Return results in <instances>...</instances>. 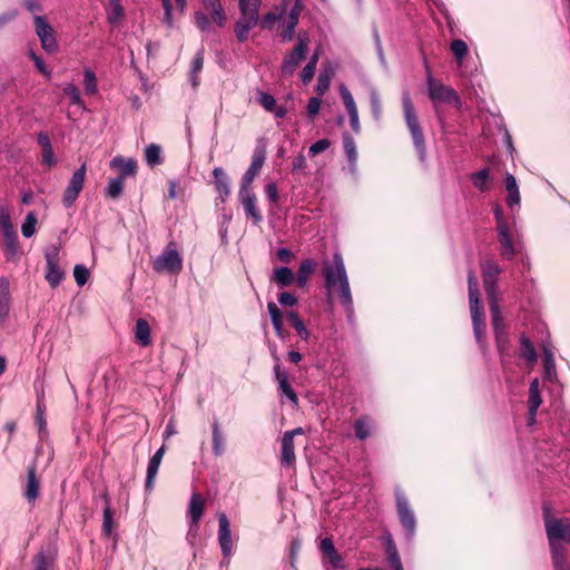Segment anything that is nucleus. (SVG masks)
Returning a JSON list of instances; mask_svg holds the SVG:
<instances>
[{
    "label": "nucleus",
    "mask_w": 570,
    "mask_h": 570,
    "mask_svg": "<svg viewBox=\"0 0 570 570\" xmlns=\"http://www.w3.org/2000/svg\"><path fill=\"white\" fill-rule=\"evenodd\" d=\"M239 16L253 19L259 22V10L262 0H237Z\"/></svg>",
    "instance_id": "nucleus-27"
},
{
    "label": "nucleus",
    "mask_w": 570,
    "mask_h": 570,
    "mask_svg": "<svg viewBox=\"0 0 570 570\" xmlns=\"http://www.w3.org/2000/svg\"><path fill=\"white\" fill-rule=\"evenodd\" d=\"M83 85L87 94L94 95L97 91L96 75L90 69H86L83 72Z\"/></svg>",
    "instance_id": "nucleus-56"
},
{
    "label": "nucleus",
    "mask_w": 570,
    "mask_h": 570,
    "mask_svg": "<svg viewBox=\"0 0 570 570\" xmlns=\"http://www.w3.org/2000/svg\"><path fill=\"white\" fill-rule=\"evenodd\" d=\"M297 43L294 49L288 52L283 60L281 71L283 76H292L297 69L302 60L306 58L309 37L306 31H299L296 36Z\"/></svg>",
    "instance_id": "nucleus-6"
},
{
    "label": "nucleus",
    "mask_w": 570,
    "mask_h": 570,
    "mask_svg": "<svg viewBox=\"0 0 570 570\" xmlns=\"http://www.w3.org/2000/svg\"><path fill=\"white\" fill-rule=\"evenodd\" d=\"M355 435L360 440H365L371 434V424L367 416H361L354 423Z\"/></svg>",
    "instance_id": "nucleus-46"
},
{
    "label": "nucleus",
    "mask_w": 570,
    "mask_h": 570,
    "mask_svg": "<svg viewBox=\"0 0 570 570\" xmlns=\"http://www.w3.org/2000/svg\"><path fill=\"white\" fill-rule=\"evenodd\" d=\"M396 509L403 528L407 535L412 537L415 532L416 520L406 497L400 492L396 493Z\"/></svg>",
    "instance_id": "nucleus-14"
},
{
    "label": "nucleus",
    "mask_w": 570,
    "mask_h": 570,
    "mask_svg": "<svg viewBox=\"0 0 570 570\" xmlns=\"http://www.w3.org/2000/svg\"><path fill=\"white\" fill-rule=\"evenodd\" d=\"M106 500V507L104 509V520H102V533L109 537L112 532L114 521H112V511L109 507L107 497L104 495Z\"/></svg>",
    "instance_id": "nucleus-51"
},
{
    "label": "nucleus",
    "mask_w": 570,
    "mask_h": 570,
    "mask_svg": "<svg viewBox=\"0 0 570 570\" xmlns=\"http://www.w3.org/2000/svg\"><path fill=\"white\" fill-rule=\"evenodd\" d=\"M89 275V269L85 265L75 266L73 276L78 286H83L88 282Z\"/></svg>",
    "instance_id": "nucleus-58"
},
{
    "label": "nucleus",
    "mask_w": 570,
    "mask_h": 570,
    "mask_svg": "<svg viewBox=\"0 0 570 570\" xmlns=\"http://www.w3.org/2000/svg\"><path fill=\"white\" fill-rule=\"evenodd\" d=\"M218 541L222 553L225 558H229L233 553V541L229 520L225 513L218 515Z\"/></svg>",
    "instance_id": "nucleus-17"
},
{
    "label": "nucleus",
    "mask_w": 570,
    "mask_h": 570,
    "mask_svg": "<svg viewBox=\"0 0 570 570\" xmlns=\"http://www.w3.org/2000/svg\"><path fill=\"white\" fill-rule=\"evenodd\" d=\"M343 146H344V150H345L348 161L351 164H354L357 158V150H356V144L350 134L343 135Z\"/></svg>",
    "instance_id": "nucleus-49"
},
{
    "label": "nucleus",
    "mask_w": 570,
    "mask_h": 570,
    "mask_svg": "<svg viewBox=\"0 0 570 570\" xmlns=\"http://www.w3.org/2000/svg\"><path fill=\"white\" fill-rule=\"evenodd\" d=\"M145 159L150 167H155L163 163L161 148L157 144H150L145 149Z\"/></svg>",
    "instance_id": "nucleus-44"
},
{
    "label": "nucleus",
    "mask_w": 570,
    "mask_h": 570,
    "mask_svg": "<svg viewBox=\"0 0 570 570\" xmlns=\"http://www.w3.org/2000/svg\"><path fill=\"white\" fill-rule=\"evenodd\" d=\"M53 566V559L43 550H40L32 558V569L31 570H51Z\"/></svg>",
    "instance_id": "nucleus-43"
},
{
    "label": "nucleus",
    "mask_w": 570,
    "mask_h": 570,
    "mask_svg": "<svg viewBox=\"0 0 570 570\" xmlns=\"http://www.w3.org/2000/svg\"><path fill=\"white\" fill-rule=\"evenodd\" d=\"M111 168H117L119 170V178H125L128 176H134L136 174L137 164L134 159H124L122 157H115L110 161Z\"/></svg>",
    "instance_id": "nucleus-31"
},
{
    "label": "nucleus",
    "mask_w": 570,
    "mask_h": 570,
    "mask_svg": "<svg viewBox=\"0 0 570 570\" xmlns=\"http://www.w3.org/2000/svg\"><path fill=\"white\" fill-rule=\"evenodd\" d=\"M315 268V262L311 258L302 261L299 264L297 275L295 276L296 283L299 287H304L311 276V274L314 272Z\"/></svg>",
    "instance_id": "nucleus-39"
},
{
    "label": "nucleus",
    "mask_w": 570,
    "mask_h": 570,
    "mask_svg": "<svg viewBox=\"0 0 570 570\" xmlns=\"http://www.w3.org/2000/svg\"><path fill=\"white\" fill-rule=\"evenodd\" d=\"M490 313H491V323L495 335V341L499 351L502 353L508 344H509V336L505 331V325L503 322V317L501 314V309L499 306V302H492V304L489 305Z\"/></svg>",
    "instance_id": "nucleus-13"
},
{
    "label": "nucleus",
    "mask_w": 570,
    "mask_h": 570,
    "mask_svg": "<svg viewBox=\"0 0 570 570\" xmlns=\"http://www.w3.org/2000/svg\"><path fill=\"white\" fill-rule=\"evenodd\" d=\"M340 95L342 98V101L347 110V114L350 116V122L353 131L360 132L361 125L358 120V112H357V106L356 102L351 94V91L347 89L346 86L341 85L340 87Z\"/></svg>",
    "instance_id": "nucleus-18"
},
{
    "label": "nucleus",
    "mask_w": 570,
    "mask_h": 570,
    "mask_svg": "<svg viewBox=\"0 0 570 570\" xmlns=\"http://www.w3.org/2000/svg\"><path fill=\"white\" fill-rule=\"evenodd\" d=\"M370 102H371V110H372L373 118L375 120H380L381 116H382V105H381L380 95L374 89L371 90V92H370Z\"/></svg>",
    "instance_id": "nucleus-55"
},
{
    "label": "nucleus",
    "mask_w": 570,
    "mask_h": 570,
    "mask_svg": "<svg viewBox=\"0 0 570 570\" xmlns=\"http://www.w3.org/2000/svg\"><path fill=\"white\" fill-rule=\"evenodd\" d=\"M528 403L529 407H531V412H537L542 403L538 379H533L530 383Z\"/></svg>",
    "instance_id": "nucleus-40"
},
{
    "label": "nucleus",
    "mask_w": 570,
    "mask_h": 570,
    "mask_svg": "<svg viewBox=\"0 0 570 570\" xmlns=\"http://www.w3.org/2000/svg\"><path fill=\"white\" fill-rule=\"evenodd\" d=\"M63 92H65V95H67L70 98V101L72 105H76V106L82 105V99L80 97L79 89L75 85L68 83L63 88Z\"/></svg>",
    "instance_id": "nucleus-59"
},
{
    "label": "nucleus",
    "mask_w": 570,
    "mask_h": 570,
    "mask_svg": "<svg viewBox=\"0 0 570 570\" xmlns=\"http://www.w3.org/2000/svg\"><path fill=\"white\" fill-rule=\"evenodd\" d=\"M504 187L508 193L507 205L512 208L520 204L521 197L515 177L507 173L504 176Z\"/></svg>",
    "instance_id": "nucleus-25"
},
{
    "label": "nucleus",
    "mask_w": 570,
    "mask_h": 570,
    "mask_svg": "<svg viewBox=\"0 0 570 570\" xmlns=\"http://www.w3.org/2000/svg\"><path fill=\"white\" fill-rule=\"evenodd\" d=\"M271 282H274L278 287H288L296 282L295 274L289 267H277L273 271Z\"/></svg>",
    "instance_id": "nucleus-26"
},
{
    "label": "nucleus",
    "mask_w": 570,
    "mask_h": 570,
    "mask_svg": "<svg viewBox=\"0 0 570 570\" xmlns=\"http://www.w3.org/2000/svg\"><path fill=\"white\" fill-rule=\"evenodd\" d=\"M287 320L292 324V326L296 330L298 336L306 341L309 337V332L306 328L304 322L299 318L298 314L294 311L287 313Z\"/></svg>",
    "instance_id": "nucleus-45"
},
{
    "label": "nucleus",
    "mask_w": 570,
    "mask_h": 570,
    "mask_svg": "<svg viewBox=\"0 0 570 570\" xmlns=\"http://www.w3.org/2000/svg\"><path fill=\"white\" fill-rule=\"evenodd\" d=\"M295 461L294 441L291 440L289 434H284L282 438L281 464L284 466H292L295 464Z\"/></svg>",
    "instance_id": "nucleus-29"
},
{
    "label": "nucleus",
    "mask_w": 570,
    "mask_h": 570,
    "mask_svg": "<svg viewBox=\"0 0 570 570\" xmlns=\"http://www.w3.org/2000/svg\"><path fill=\"white\" fill-rule=\"evenodd\" d=\"M238 198L244 206L247 218H250L255 225L263 220V216L256 206V195L252 189L239 188Z\"/></svg>",
    "instance_id": "nucleus-16"
},
{
    "label": "nucleus",
    "mask_w": 570,
    "mask_h": 570,
    "mask_svg": "<svg viewBox=\"0 0 570 570\" xmlns=\"http://www.w3.org/2000/svg\"><path fill=\"white\" fill-rule=\"evenodd\" d=\"M330 146H331V142L328 139H320L309 147L308 153L311 156L314 157V156L325 151Z\"/></svg>",
    "instance_id": "nucleus-62"
},
{
    "label": "nucleus",
    "mask_w": 570,
    "mask_h": 570,
    "mask_svg": "<svg viewBox=\"0 0 570 570\" xmlns=\"http://www.w3.org/2000/svg\"><path fill=\"white\" fill-rule=\"evenodd\" d=\"M258 101L262 107L269 112L274 111V108L277 105L276 99L266 92L261 94Z\"/></svg>",
    "instance_id": "nucleus-61"
},
{
    "label": "nucleus",
    "mask_w": 570,
    "mask_h": 570,
    "mask_svg": "<svg viewBox=\"0 0 570 570\" xmlns=\"http://www.w3.org/2000/svg\"><path fill=\"white\" fill-rule=\"evenodd\" d=\"M10 283L6 277L0 278V322L7 316L10 307Z\"/></svg>",
    "instance_id": "nucleus-35"
},
{
    "label": "nucleus",
    "mask_w": 570,
    "mask_h": 570,
    "mask_svg": "<svg viewBox=\"0 0 570 570\" xmlns=\"http://www.w3.org/2000/svg\"><path fill=\"white\" fill-rule=\"evenodd\" d=\"M274 360H275L274 373H275L276 381L278 382L279 390L282 391L283 394H285L289 399V401L294 405H297V403H298L297 395L288 382L287 373L285 371H282L279 357L276 354H274Z\"/></svg>",
    "instance_id": "nucleus-19"
},
{
    "label": "nucleus",
    "mask_w": 570,
    "mask_h": 570,
    "mask_svg": "<svg viewBox=\"0 0 570 570\" xmlns=\"http://www.w3.org/2000/svg\"><path fill=\"white\" fill-rule=\"evenodd\" d=\"M203 65H204V50L200 49L195 55V58H194V61H193V66H191L190 81H191L193 87H197L198 86L197 73L200 72V70L203 69Z\"/></svg>",
    "instance_id": "nucleus-48"
},
{
    "label": "nucleus",
    "mask_w": 570,
    "mask_h": 570,
    "mask_svg": "<svg viewBox=\"0 0 570 570\" xmlns=\"http://www.w3.org/2000/svg\"><path fill=\"white\" fill-rule=\"evenodd\" d=\"M520 357L525 360L530 365H533L538 358L533 344L524 334L520 336Z\"/></svg>",
    "instance_id": "nucleus-34"
},
{
    "label": "nucleus",
    "mask_w": 570,
    "mask_h": 570,
    "mask_svg": "<svg viewBox=\"0 0 570 570\" xmlns=\"http://www.w3.org/2000/svg\"><path fill=\"white\" fill-rule=\"evenodd\" d=\"M259 22L239 16L234 26V32L238 42L243 43L248 39L249 31L257 27Z\"/></svg>",
    "instance_id": "nucleus-24"
},
{
    "label": "nucleus",
    "mask_w": 570,
    "mask_h": 570,
    "mask_svg": "<svg viewBox=\"0 0 570 570\" xmlns=\"http://www.w3.org/2000/svg\"><path fill=\"white\" fill-rule=\"evenodd\" d=\"M153 267L157 273H179L181 271L183 258L173 243L168 244L164 252L156 257Z\"/></svg>",
    "instance_id": "nucleus-8"
},
{
    "label": "nucleus",
    "mask_w": 570,
    "mask_h": 570,
    "mask_svg": "<svg viewBox=\"0 0 570 570\" xmlns=\"http://www.w3.org/2000/svg\"><path fill=\"white\" fill-rule=\"evenodd\" d=\"M24 497L29 502L35 501L39 497V481L36 475L35 466L28 468V480Z\"/></svg>",
    "instance_id": "nucleus-36"
},
{
    "label": "nucleus",
    "mask_w": 570,
    "mask_h": 570,
    "mask_svg": "<svg viewBox=\"0 0 570 570\" xmlns=\"http://www.w3.org/2000/svg\"><path fill=\"white\" fill-rule=\"evenodd\" d=\"M325 286L330 294L337 293L341 304L347 313L353 312V298L348 284L343 257L340 253L333 255L332 262H325L323 266Z\"/></svg>",
    "instance_id": "nucleus-1"
},
{
    "label": "nucleus",
    "mask_w": 570,
    "mask_h": 570,
    "mask_svg": "<svg viewBox=\"0 0 570 570\" xmlns=\"http://www.w3.org/2000/svg\"><path fill=\"white\" fill-rule=\"evenodd\" d=\"M164 454H165V446L163 445L155 452V454L150 458V460L148 462L145 488L149 492L154 488V481L158 473Z\"/></svg>",
    "instance_id": "nucleus-22"
},
{
    "label": "nucleus",
    "mask_w": 570,
    "mask_h": 570,
    "mask_svg": "<svg viewBox=\"0 0 570 570\" xmlns=\"http://www.w3.org/2000/svg\"><path fill=\"white\" fill-rule=\"evenodd\" d=\"M267 309L271 315L272 324L275 330L276 335L284 340L287 335V332L283 327V315L281 309L274 302L267 303Z\"/></svg>",
    "instance_id": "nucleus-30"
},
{
    "label": "nucleus",
    "mask_w": 570,
    "mask_h": 570,
    "mask_svg": "<svg viewBox=\"0 0 570 570\" xmlns=\"http://www.w3.org/2000/svg\"><path fill=\"white\" fill-rule=\"evenodd\" d=\"M205 9L194 13V23L202 32H208L212 22L218 27H224L227 22V16L223 7L222 0H200Z\"/></svg>",
    "instance_id": "nucleus-3"
},
{
    "label": "nucleus",
    "mask_w": 570,
    "mask_h": 570,
    "mask_svg": "<svg viewBox=\"0 0 570 570\" xmlns=\"http://www.w3.org/2000/svg\"><path fill=\"white\" fill-rule=\"evenodd\" d=\"M205 509V500L198 494L194 493L189 500L188 504V517L190 519L188 535L193 534L194 537L197 534L199 528V521L204 514Z\"/></svg>",
    "instance_id": "nucleus-15"
},
{
    "label": "nucleus",
    "mask_w": 570,
    "mask_h": 570,
    "mask_svg": "<svg viewBox=\"0 0 570 570\" xmlns=\"http://www.w3.org/2000/svg\"><path fill=\"white\" fill-rule=\"evenodd\" d=\"M65 272L59 265V248L53 246L46 252V274L45 278L49 285L55 288L63 279Z\"/></svg>",
    "instance_id": "nucleus-12"
},
{
    "label": "nucleus",
    "mask_w": 570,
    "mask_h": 570,
    "mask_svg": "<svg viewBox=\"0 0 570 570\" xmlns=\"http://www.w3.org/2000/svg\"><path fill=\"white\" fill-rule=\"evenodd\" d=\"M214 185L222 203H224L230 195V184L227 174L222 167H216L213 170Z\"/></svg>",
    "instance_id": "nucleus-23"
},
{
    "label": "nucleus",
    "mask_w": 570,
    "mask_h": 570,
    "mask_svg": "<svg viewBox=\"0 0 570 570\" xmlns=\"http://www.w3.org/2000/svg\"><path fill=\"white\" fill-rule=\"evenodd\" d=\"M0 228L2 234L14 232L8 208L0 207Z\"/></svg>",
    "instance_id": "nucleus-57"
},
{
    "label": "nucleus",
    "mask_w": 570,
    "mask_h": 570,
    "mask_svg": "<svg viewBox=\"0 0 570 570\" xmlns=\"http://www.w3.org/2000/svg\"><path fill=\"white\" fill-rule=\"evenodd\" d=\"M542 351H543V366H544L546 377L549 381H552L553 377L556 376V365H554L553 353L548 345H543Z\"/></svg>",
    "instance_id": "nucleus-42"
},
{
    "label": "nucleus",
    "mask_w": 570,
    "mask_h": 570,
    "mask_svg": "<svg viewBox=\"0 0 570 570\" xmlns=\"http://www.w3.org/2000/svg\"><path fill=\"white\" fill-rule=\"evenodd\" d=\"M36 33L41 42L42 49L48 53L58 51V43L53 28L42 16H33Z\"/></svg>",
    "instance_id": "nucleus-10"
},
{
    "label": "nucleus",
    "mask_w": 570,
    "mask_h": 570,
    "mask_svg": "<svg viewBox=\"0 0 570 570\" xmlns=\"http://www.w3.org/2000/svg\"><path fill=\"white\" fill-rule=\"evenodd\" d=\"M321 104H322V100L317 97H312L308 100L306 109H307V116L309 118H314L320 112Z\"/></svg>",
    "instance_id": "nucleus-63"
},
{
    "label": "nucleus",
    "mask_w": 570,
    "mask_h": 570,
    "mask_svg": "<svg viewBox=\"0 0 570 570\" xmlns=\"http://www.w3.org/2000/svg\"><path fill=\"white\" fill-rule=\"evenodd\" d=\"M285 11H286L285 6H282L279 11H269V12L265 13L262 18L259 17L258 26L262 29L272 30L275 22L283 18V16L285 14Z\"/></svg>",
    "instance_id": "nucleus-41"
},
{
    "label": "nucleus",
    "mask_w": 570,
    "mask_h": 570,
    "mask_svg": "<svg viewBox=\"0 0 570 570\" xmlns=\"http://www.w3.org/2000/svg\"><path fill=\"white\" fill-rule=\"evenodd\" d=\"M86 164H82L71 176L62 195V204L70 208L81 193L86 179Z\"/></svg>",
    "instance_id": "nucleus-11"
},
{
    "label": "nucleus",
    "mask_w": 570,
    "mask_h": 570,
    "mask_svg": "<svg viewBox=\"0 0 570 570\" xmlns=\"http://www.w3.org/2000/svg\"><path fill=\"white\" fill-rule=\"evenodd\" d=\"M544 528L551 552V559H556L558 562L561 553L568 551L564 544L570 543V519L551 518L548 512H546Z\"/></svg>",
    "instance_id": "nucleus-2"
},
{
    "label": "nucleus",
    "mask_w": 570,
    "mask_h": 570,
    "mask_svg": "<svg viewBox=\"0 0 570 570\" xmlns=\"http://www.w3.org/2000/svg\"><path fill=\"white\" fill-rule=\"evenodd\" d=\"M428 94L430 99L436 104L459 105L460 98L454 89L434 79L431 73L426 78Z\"/></svg>",
    "instance_id": "nucleus-7"
},
{
    "label": "nucleus",
    "mask_w": 570,
    "mask_h": 570,
    "mask_svg": "<svg viewBox=\"0 0 570 570\" xmlns=\"http://www.w3.org/2000/svg\"><path fill=\"white\" fill-rule=\"evenodd\" d=\"M402 107L406 127L411 134L413 145L420 158L424 159L426 154L424 134L420 125L411 97L407 92H404L402 96Z\"/></svg>",
    "instance_id": "nucleus-5"
},
{
    "label": "nucleus",
    "mask_w": 570,
    "mask_h": 570,
    "mask_svg": "<svg viewBox=\"0 0 570 570\" xmlns=\"http://www.w3.org/2000/svg\"><path fill=\"white\" fill-rule=\"evenodd\" d=\"M567 559L568 551L561 553L560 558L558 559V562L556 561V559H551L553 570H570V563L567 562Z\"/></svg>",
    "instance_id": "nucleus-64"
},
{
    "label": "nucleus",
    "mask_w": 570,
    "mask_h": 570,
    "mask_svg": "<svg viewBox=\"0 0 570 570\" xmlns=\"http://www.w3.org/2000/svg\"><path fill=\"white\" fill-rule=\"evenodd\" d=\"M124 189V179L122 178H111L108 181L107 186V195L111 198H118Z\"/></svg>",
    "instance_id": "nucleus-53"
},
{
    "label": "nucleus",
    "mask_w": 570,
    "mask_h": 570,
    "mask_svg": "<svg viewBox=\"0 0 570 570\" xmlns=\"http://www.w3.org/2000/svg\"><path fill=\"white\" fill-rule=\"evenodd\" d=\"M284 24V29L279 32V36L283 42H289L295 37V29L298 22L286 18Z\"/></svg>",
    "instance_id": "nucleus-52"
},
{
    "label": "nucleus",
    "mask_w": 570,
    "mask_h": 570,
    "mask_svg": "<svg viewBox=\"0 0 570 570\" xmlns=\"http://www.w3.org/2000/svg\"><path fill=\"white\" fill-rule=\"evenodd\" d=\"M320 551L324 558L328 559L331 566L335 569L344 568L343 558L336 551L333 540L331 538H324L320 543Z\"/></svg>",
    "instance_id": "nucleus-21"
},
{
    "label": "nucleus",
    "mask_w": 570,
    "mask_h": 570,
    "mask_svg": "<svg viewBox=\"0 0 570 570\" xmlns=\"http://www.w3.org/2000/svg\"><path fill=\"white\" fill-rule=\"evenodd\" d=\"M451 51L456 58L458 62L461 63L468 53V46L463 40L456 39L451 42Z\"/></svg>",
    "instance_id": "nucleus-54"
},
{
    "label": "nucleus",
    "mask_w": 570,
    "mask_h": 570,
    "mask_svg": "<svg viewBox=\"0 0 570 570\" xmlns=\"http://www.w3.org/2000/svg\"><path fill=\"white\" fill-rule=\"evenodd\" d=\"M265 163V155L262 151H255L252 158L250 166L242 178L239 188L252 189L250 184L255 177L259 174Z\"/></svg>",
    "instance_id": "nucleus-20"
},
{
    "label": "nucleus",
    "mask_w": 570,
    "mask_h": 570,
    "mask_svg": "<svg viewBox=\"0 0 570 570\" xmlns=\"http://www.w3.org/2000/svg\"><path fill=\"white\" fill-rule=\"evenodd\" d=\"M468 289L473 333L478 343L481 344L485 332V321L480 302L478 279L473 271L468 273Z\"/></svg>",
    "instance_id": "nucleus-4"
},
{
    "label": "nucleus",
    "mask_w": 570,
    "mask_h": 570,
    "mask_svg": "<svg viewBox=\"0 0 570 570\" xmlns=\"http://www.w3.org/2000/svg\"><path fill=\"white\" fill-rule=\"evenodd\" d=\"M107 16L110 23H116L124 17V8L120 0H109Z\"/></svg>",
    "instance_id": "nucleus-47"
},
{
    "label": "nucleus",
    "mask_w": 570,
    "mask_h": 570,
    "mask_svg": "<svg viewBox=\"0 0 570 570\" xmlns=\"http://www.w3.org/2000/svg\"><path fill=\"white\" fill-rule=\"evenodd\" d=\"M37 216L33 212L27 214L21 226V233L26 238L31 237L36 232Z\"/></svg>",
    "instance_id": "nucleus-50"
},
{
    "label": "nucleus",
    "mask_w": 570,
    "mask_h": 570,
    "mask_svg": "<svg viewBox=\"0 0 570 570\" xmlns=\"http://www.w3.org/2000/svg\"><path fill=\"white\" fill-rule=\"evenodd\" d=\"M331 76L326 72H321L317 78L316 90L318 95L323 96L330 88Z\"/></svg>",
    "instance_id": "nucleus-60"
},
{
    "label": "nucleus",
    "mask_w": 570,
    "mask_h": 570,
    "mask_svg": "<svg viewBox=\"0 0 570 570\" xmlns=\"http://www.w3.org/2000/svg\"><path fill=\"white\" fill-rule=\"evenodd\" d=\"M135 337H136V341L141 346H148L151 344L150 326L146 320H144V318L137 320L136 327H135Z\"/></svg>",
    "instance_id": "nucleus-37"
},
{
    "label": "nucleus",
    "mask_w": 570,
    "mask_h": 570,
    "mask_svg": "<svg viewBox=\"0 0 570 570\" xmlns=\"http://www.w3.org/2000/svg\"><path fill=\"white\" fill-rule=\"evenodd\" d=\"M212 435H213V453L216 456H222L225 452V438L220 430L218 420H214L212 423Z\"/></svg>",
    "instance_id": "nucleus-33"
},
{
    "label": "nucleus",
    "mask_w": 570,
    "mask_h": 570,
    "mask_svg": "<svg viewBox=\"0 0 570 570\" xmlns=\"http://www.w3.org/2000/svg\"><path fill=\"white\" fill-rule=\"evenodd\" d=\"M4 252L8 259H16L19 252L18 234L17 232H10L2 234Z\"/></svg>",
    "instance_id": "nucleus-38"
},
{
    "label": "nucleus",
    "mask_w": 570,
    "mask_h": 570,
    "mask_svg": "<svg viewBox=\"0 0 570 570\" xmlns=\"http://www.w3.org/2000/svg\"><path fill=\"white\" fill-rule=\"evenodd\" d=\"M498 230V238L501 245V256L505 259H511L514 256V245L509 234V226L502 227Z\"/></svg>",
    "instance_id": "nucleus-28"
},
{
    "label": "nucleus",
    "mask_w": 570,
    "mask_h": 570,
    "mask_svg": "<svg viewBox=\"0 0 570 570\" xmlns=\"http://www.w3.org/2000/svg\"><path fill=\"white\" fill-rule=\"evenodd\" d=\"M482 268V277H483V286L488 296L489 305L492 302H499L498 293H497V279L501 273V268L494 261H485L481 265Z\"/></svg>",
    "instance_id": "nucleus-9"
},
{
    "label": "nucleus",
    "mask_w": 570,
    "mask_h": 570,
    "mask_svg": "<svg viewBox=\"0 0 570 570\" xmlns=\"http://www.w3.org/2000/svg\"><path fill=\"white\" fill-rule=\"evenodd\" d=\"M470 179L479 191L484 193L491 188L492 178L490 177V170L488 168L471 174Z\"/></svg>",
    "instance_id": "nucleus-32"
}]
</instances>
